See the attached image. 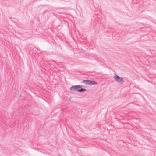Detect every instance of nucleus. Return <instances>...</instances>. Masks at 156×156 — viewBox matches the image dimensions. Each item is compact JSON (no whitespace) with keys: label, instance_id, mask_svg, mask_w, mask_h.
Instances as JSON below:
<instances>
[{"label":"nucleus","instance_id":"nucleus-3","mask_svg":"<svg viewBox=\"0 0 156 156\" xmlns=\"http://www.w3.org/2000/svg\"><path fill=\"white\" fill-rule=\"evenodd\" d=\"M97 83L96 82L93 80H90L89 81V85H93L97 84Z\"/></svg>","mask_w":156,"mask_h":156},{"label":"nucleus","instance_id":"nucleus-1","mask_svg":"<svg viewBox=\"0 0 156 156\" xmlns=\"http://www.w3.org/2000/svg\"><path fill=\"white\" fill-rule=\"evenodd\" d=\"M82 86L80 85L73 86L70 88V90L78 92H83L86 90V89L82 88Z\"/></svg>","mask_w":156,"mask_h":156},{"label":"nucleus","instance_id":"nucleus-4","mask_svg":"<svg viewBox=\"0 0 156 156\" xmlns=\"http://www.w3.org/2000/svg\"><path fill=\"white\" fill-rule=\"evenodd\" d=\"M90 80H83L82 82L84 83L85 84L89 85Z\"/></svg>","mask_w":156,"mask_h":156},{"label":"nucleus","instance_id":"nucleus-2","mask_svg":"<svg viewBox=\"0 0 156 156\" xmlns=\"http://www.w3.org/2000/svg\"><path fill=\"white\" fill-rule=\"evenodd\" d=\"M114 78L117 82L119 83H121V84L124 82L123 78L122 77H119L116 74H115V76L114 77Z\"/></svg>","mask_w":156,"mask_h":156}]
</instances>
